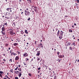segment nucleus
<instances>
[{
    "instance_id": "680f3d73",
    "label": "nucleus",
    "mask_w": 79,
    "mask_h": 79,
    "mask_svg": "<svg viewBox=\"0 0 79 79\" xmlns=\"http://www.w3.org/2000/svg\"><path fill=\"white\" fill-rule=\"evenodd\" d=\"M21 0H19V2H21Z\"/></svg>"
},
{
    "instance_id": "603ef678",
    "label": "nucleus",
    "mask_w": 79,
    "mask_h": 79,
    "mask_svg": "<svg viewBox=\"0 0 79 79\" xmlns=\"http://www.w3.org/2000/svg\"><path fill=\"white\" fill-rule=\"evenodd\" d=\"M26 60H27V61H28L29 59H28V58H26Z\"/></svg>"
},
{
    "instance_id": "8fccbe9b",
    "label": "nucleus",
    "mask_w": 79,
    "mask_h": 79,
    "mask_svg": "<svg viewBox=\"0 0 79 79\" xmlns=\"http://www.w3.org/2000/svg\"><path fill=\"white\" fill-rule=\"evenodd\" d=\"M13 35L14 34H15V33H14V32H13Z\"/></svg>"
},
{
    "instance_id": "f704fd0d",
    "label": "nucleus",
    "mask_w": 79,
    "mask_h": 79,
    "mask_svg": "<svg viewBox=\"0 0 79 79\" xmlns=\"http://www.w3.org/2000/svg\"><path fill=\"white\" fill-rule=\"evenodd\" d=\"M0 76L1 77H2V74H0Z\"/></svg>"
},
{
    "instance_id": "cd10ccee",
    "label": "nucleus",
    "mask_w": 79,
    "mask_h": 79,
    "mask_svg": "<svg viewBox=\"0 0 79 79\" xmlns=\"http://www.w3.org/2000/svg\"><path fill=\"white\" fill-rule=\"evenodd\" d=\"M5 77H7V78H8V76L6 75H5Z\"/></svg>"
},
{
    "instance_id": "473e14b6",
    "label": "nucleus",
    "mask_w": 79,
    "mask_h": 79,
    "mask_svg": "<svg viewBox=\"0 0 79 79\" xmlns=\"http://www.w3.org/2000/svg\"><path fill=\"white\" fill-rule=\"evenodd\" d=\"M13 54H14V52H13L12 53H11V55H13Z\"/></svg>"
},
{
    "instance_id": "a18cd8bd",
    "label": "nucleus",
    "mask_w": 79,
    "mask_h": 79,
    "mask_svg": "<svg viewBox=\"0 0 79 79\" xmlns=\"http://www.w3.org/2000/svg\"><path fill=\"white\" fill-rule=\"evenodd\" d=\"M35 44H37V41H35Z\"/></svg>"
},
{
    "instance_id": "39448f33",
    "label": "nucleus",
    "mask_w": 79,
    "mask_h": 79,
    "mask_svg": "<svg viewBox=\"0 0 79 79\" xmlns=\"http://www.w3.org/2000/svg\"><path fill=\"white\" fill-rule=\"evenodd\" d=\"M58 57L59 58H61L64 57V55H63V56L60 55V56H59Z\"/></svg>"
},
{
    "instance_id": "393cba45",
    "label": "nucleus",
    "mask_w": 79,
    "mask_h": 79,
    "mask_svg": "<svg viewBox=\"0 0 79 79\" xmlns=\"http://www.w3.org/2000/svg\"><path fill=\"white\" fill-rule=\"evenodd\" d=\"M21 34H24V32H23V31H21Z\"/></svg>"
},
{
    "instance_id": "a878e982",
    "label": "nucleus",
    "mask_w": 79,
    "mask_h": 79,
    "mask_svg": "<svg viewBox=\"0 0 79 79\" xmlns=\"http://www.w3.org/2000/svg\"><path fill=\"white\" fill-rule=\"evenodd\" d=\"M17 53H18V55H19L20 54V52H17Z\"/></svg>"
},
{
    "instance_id": "ea45409f",
    "label": "nucleus",
    "mask_w": 79,
    "mask_h": 79,
    "mask_svg": "<svg viewBox=\"0 0 79 79\" xmlns=\"http://www.w3.org/2000/svg\"><path fill=\"white\" fill-rule=\"evenodd\" d=\"M25 13H27V12H27V10H25Z\"/></svg>"
},
{
    "instance_id": "e2e57ef3",
    "label": "nucleus",
    "mask_w": 79,
    "mask_h": 79,
    "mask_svg": "<svg viewBox=\"0 0 79 79\" xmlns=\"http://www.w3.org/2000/svg\"><path fill=\"white\" fill-rule=\"evenodd\" d=\"M49 70H51V69L49 68Z\"/></svg>"
},
{
    "instance_id": "49530a36",
    "label": "nucleus",
    "mask_w": 79,
    "mask_h": 79,
    "mask_svg": "<svg viewBox=\"0 0 79 79\" xmlns=\"http://www.w3.org/2000/svg\"><path fill=\"white\" fill-rule=\"evenodd\" d=\"M72 45H75V43H73L72 44Z\"/></svg>"
},
{
    "instance_id": "0e129e2a",
    "label": "nucleus",
    "mask_w": 79,
    "mask_h": 79,
    "mask_svg": "<svg viewBox=\"0 0 79 79\" xmlns=\"http://www.w3.org/2000/svg\"><path fill=\"white\" fill-rule=\"evenodd\" d=\"M77 62H79V60H77Z\"/></svg>"
},
{
    "instance_id": "2f4dec72",
    "label": "nucleus",
    "mask_w": 79,
    "mask_h": 79,
    "mask_svg": "<svg viewBox=\"0 0 79 79\" xmlns=\"http://www.w3.org/2000/svg\"><path fill=\"white\" fill-rule=\"evenodd\" d=\"M3 72L2 71H0V74H2V73H3Z\"/></svg>"
},
{
    "instance_id": "ddd939ff",
    "label": "nucleus",
    "mask_w": 79,
    "mask_h": 79,
    "mask_svg": "<svg viewBox=\"0 0 79 79\" xmlns=\"http://www.w3.org/2000/svg\"><path fill=\"white\" fill-rule=\"evenodd\" d=\"M33 9H34L35 11L36 12V13H37V9H34L33 8Z\"/></svg>"
},
{
    "instance_id": "09e8293b",
    "label": "nucleus",
    "mask_w": 79,
    "mask_h": 79,
    "mask_svg": "<svg viewBox=\"0 0 79 79\" xmlns=\"http://www.w3.org/2000/svg\"><path fill=\"white\" fill-rule=\"evenodd\" d=\"M65 18H67V17H68V16L67 15H65Z\"/></svg>"
},
{
    "instance_id": "7c9ffc66",
    "label": "nucleus",
    "mask_w": 79,
    "mask_h": 79,
    "mask_svg": "<svg viewBox=\"0 0 79 79\" xmlns=\"http://www.w3.org/2000/svg\"><path fill=\"white\" fill-rule=\"evenodd\" d=\"M57 55H59V54L60 53V52H57Z\"/></svg>"
},
{
    "instance_id": "37998d69",
    "label": "nucleus",
    "mask_w": 79,
    "mask_h": 79,
    "mask_svg": "<svg viewBox=\"0 0 79 79\" xmlns=\"http://www.w3.org/2000/svg\"><path fill=\"white\" fill-rule=\"evenodd\" d=\"M8 44H6V46H8Z\"/></svg>"
},
{
    "instance_id": "c9c22d12",
    "label": "nucleus",
    "mask_w": 79,
    "mask_h": 79,
    "mask_svg": "<svg viewBox=\"0 0 79 79\" xmlns=\"http://www.w3.org/2000/svg\"><path fill=\"white\" fill-rule=\"evenodd\" d=\"M29 75L30 76H31V73H29Z\"/></svg>"
},
{
    "instance_id": "e433bc0d",
    "label": "nucleus",
    "mask_w": 79,
    "mask_h": 79,
    "mask_svg": "<svg viewBox=\"0 0 79 79\" xmlns=\"http://www.w3.org/2000/svg\"><path fill=\"white\" fill-rule=\"evenodd\" d=\"M14 55H17V54L15 53H14Z\"/></svg>"
},
{
    "instance_id": "412c9836",
    "label": "nucleus",
    "mask_w": 79,
    "mask_h": 79,
    "mask_svg": "<svg viewBox=\"0 0 79 79\" xmlns=\"http://www.w3.org/2000/svg\"><path fill=\"white\" fill-rule=\"evenodd\" d=\"M19 71H21V68H19L18 69Z\"/></svg>"
},
{
    "instance_id": "4468645a",
    "label": "nucleus",
    "mask_w": 79,
    "mask_h": 79,
    "mask_svg": "<svg viewBox=\"0 0 79 79\" xmlns=\"http://www.w3.org/2000/svg\"><path fill=\"white\" fill-rule=\"evenodd\" d=\"M21 75H22V74H21V72H20V73L19 74V77H21Z\"/></svg>"
},
{
    "instance_id": "69168bd1",
    "label": "nucleus",
    "mask_w": 79,
    "mask_h": 79,
    "mask_svg": "<svg viewBox=\"0 0 79 79\" xmlns=\"http://www.w3.org/2000/svg\"><path fill=\"white\" fill-rule=\"evenodd\" d=\"M24 65H26V63H25V64H24Z\"/></svg>"
},
{
    "instance_id": "79ce46f5",
    "label": "nucleus",
    "mask_w": 79,
    "mask_h": 79,
    "mask_svg": "<svg viewBox=\"0 0 79 79\" xmlns=\"http://www.w3.org/2000/svg\"><path fill=\"white\" fill-rule=\"evenodd\" d=\"M77 3H78L79 2V0H77Z\"/></svg>"
},
{
    "instance_id": "bb28decb",
    "label": "nucleus",
    "mask_w": 79,
    "mask_h": 79,
    "mask_svg": "<svg viewBox=\"0 0 79 79\" xmlns=\"http://www.w3.org/2000/svg\"><path fill=\"white\" fill-rule=\"evenodd\" d=\"M10 8H7V9H6V10L7 11H9V10H10Z\"/></svg>"
},
{
    "instance_id": "9b49d317",
    "label": "nucleus",
    "mask_w": 79,
    "mask_h": 79,
    "mask_svg": "<svg viewBox=\"0 0 79 79\" xmlns=\"http://www.w3.org/2000/svg\"><path fill=\"white\" fill-rule=\"evenodd\" d=\"M2 31H3V32H4V31H5V27H2Z\"/></svg>"
},
{
    "instance_id": "6ab92c4d",
    "label": "nucleus",
    "mask_w": 79,
    "mask_h": 79,
    "mask_svg": "<svg viewBox=\"0 0 79 79\" xmlns=\"http://www.w3.org/2000/svg\"><path fill=\"white\" fill-rule=\"evenodd\" d=\"M4 25H5L6 26H7L8 24H7V23H4Z\"/></svg>"
},
{
    "instance_id": "aec40b11",
    "label": "nucleus",
    "mask_w": 79,
    "mask_h": 79,
    "mask_svg": "<svg viewBox=\"0 0 79 79\" xmlns=\"http://www.w3.org/2000/svg\"><path fill=\"white\" fill-rule=\"evenodd\" d=\"M69 31L70 32H73V31L72 30H69Z\"/></svg>"
},
{
    "instance_id": "f8f14e48",
    "label": "nucleus",
    "mask_w": 79,
    "mask_h": 79,
    "mask_svg": "<svg viewBox=\"0 0 79 79\" xmlns=\"http://www.w3.org/2000/svg\"><path fill=\"white\" fill-rule=\"evenodd\" d=\"M57 36H58L59 35V34H60V30H58V32L57 33Z\"/></svg>"
},
{
    "instance_id": "f257e3e1",
    "label": "nucleus",
    "mask_w": 79,
    "mask_h": 79,
    "mask_svg": "<svg viewBox=\"0 0 79 79\" xmlns=\"http://www.w3.org/2000/svg\"><path fill=\"white\" fill-rule=\"evenodd\" d=\"M71 45V43L69 42L68 43V41H66V43H65V45L66 47H67V46H68L69 45Z\"/></svg>"
},
{
    "instance_id": "4c0bfd02",
    "label": "nucleus",
    "mask_w": 79,
    "mask_h": 79,
    "mask_svg": "<svg viewBox=\"0 0 79 79\" xmlns=\"http://www.w3.org/2000/svg\"><path fill=\"white\" fill-rule=\"evenodd\" d=\"M38 70H40V67L39 68H38Z\"/></svg>"
},
{
    "instance_id": "de8ad7c7",
    "label": "nucleus",
    "mask_w": 79,
    "mask_h": 79,
    "mask_svg": "<svg viewBox=\"0 0 79 79\" xmlns=\"http://www.w3.org/2000/svg\"><path fill=\"white\" fill-rule=\"evenodd\" d=\"M69 48H70V50H72V48L71 47H70Z\"/></svg>"
},
{
    "instance_id": "a211bd4d",
    "label": "nucleus",
    "mask_w": 79,
    "mask_h": 79,
    "mask_svg": "<svg viewBox=\"0 0 79 79\" xmlns=\"http://www.w3.org/2000/svg\"><path fill=\"white\" fill-rule=\"evenodd\" d=\"M27 13V15H29V14H30V12H29V11H28Z\"/></svg>"
},
{
    "instance_id": "c85d7f7f",
    "label": "nucleus",
    "mask_w": 79,
    "mask_h": 79,
    "mask_svg": "<svg viewBox=\"0 0 79 79\" xmlns=\"http://www.w3.org/2000/svg\"><path fill=\"white\" fill-rule=\"evenodd\" d=\"M9 61H11V62H12V59H10Z\"/></svg>"
},
{
    "instance_id": "dca6fc26",
    "label": "nucleus",
    "mask_w": 79,
    "mask_h": 79,
    "mask_svg": "<svg viewBox=\"0 0 79 79\" xmlns=\"http://www.w3.org/2000/svg\"><path fill=\"white\" fill-rule=\"evenodd\" d=\"M25 32L26 34H28V32H27V30H25Z\"/></svg>"
},
{
    "instance_id": "5fc2aeb1",
    "label": "nucleus",
    "mask_w": 79,
    "mask_h": 79,
    "mask_svg": "<svg viewBox=\"0 0 79 79\" xmlns=\"http://www.w3.org/2000/svg\"><path fill=\"white\" fill-rule=\"evenodd\" d=\"M25 15H26V16H27V15L26 14V13H25Z\"/></svg>"
},
{
    "instance_id": "3c124183",
    "label": "nucleus",
    "mask_w": 79,
    "mask_h": 79,
    "mask_svg": "<svg viewBox=\"0 0 79 79\" xmlns=\"http://www.w3.org/2000/svg\"><path fill=\"white\" fill-rule=\"evenodd\" d=\"M37 60H38V61L39 60H40V59H39V58H38Z\"/></svg>"
},
{
    "instance_id": "338daca9",
    "label": "nucleus",
    "mask_w": 79,
    "mask_h": 79,
    "mask_svg": "<svg viewBox=\"0 0 79 79\" xmlns=\"http://www.w3.org/2000/svg\"><path fill=\"white\" fill-rule=\"evenodd\" d=\"M23 12H22V13H21V14H23Z\"/></svg>"
},
{
    "instance_id": "f03ea898",
    "label": "nucleus",
    "mask_w": 79,
    "mask_h": 79,
    "mask_svg": "<svg viewBox=\"0 0 79 79\" xmlns=\"http://www.w3.org/2000/svg\"><path fill=\"white\" fill-rule=\"evenodd\" d=\"M19 57L17 56L15 57V61H18V60H19Z\"/></svg>"
},
{
    "instance_id": "20e7f679",
    "label": "nucleus",
    "mask_w": 79,
    "mask_h": 79,
    "mask_svg": "<svg viewBox=\"0 0 79 79\" xmlns=\"http://www.w3.org/2000/svg\"><path fill=\"white\" fill-rule=\"evenodd\" d=\"M63 33H64V32H63V31H61L60 34V35H63Z\"/></svg>"
},
{
    "instance_id": "774afa93",
    "label": "nucleus",
    "mask_w": 79,
    "mask_h": 79,
    "mask_svg": "<svg viewBox=\"0 0 79 79\" xmlns=\"http://www.w3.org/2000/svg\"><path fill=\"white\" fill-rule=\"evenodd\" d=\"M4 79H6V78H4Z\"/></svg>"
},
{
    "instance_id": "423d86ee",
    "label": "nucleus",
    "mask_w": 79,
    "mask_h": 79,
    "mask_svg": "<svg viewBox=\"0 0 79 79\" xmlns=\"http://www.w3.org/2000/svg\"><path fill=\"white\" fill-rule=\"evenodd\" d=\"M23 56H25V57H26V56H28V54L26 52L24 54Z\"/></svg>"
},
{
    "instance_id": "5701e85b",
    "label": "nucleus",
    "mask_w": 79,
    "mask_h": 79,
    "mask_svg": "<svg viewBox=\"0 0 79 79\" xmlns=\"http://www.w3.org/2000/svg\"><path fill=\"white\" fill-rule=\"evenodd\" d=\"M18 69V67H17L16 69H15V70L16 71Z\"/></svg>"
},
{
    "instance_id": "a19ab883",
    "label": "nucleus",
    "mask_w": 79,
    "mask_h": 79,
    "mask_svg": "<svg viewBox=\"0 0 79 79\" xmlns=\"http://www.w3.org/2000/svg\"><path fill=\"white\" fill-rule=\"evenodd\" d=\"M15 74H17V71H15Z\"/></svg>"
},
{
    "instance_id": "9d476101",
    "label": "nucleus",
    "mask_w": 79,
    "mask_h": 79,
    "mask_svg": "<svg viewBox=\"0 0 79 79\" xmlns=\"http://www.w3.org/2000/svg\"><path fill=\"white\" fill-rule=\"evenodd\" d=\"M59 38L60 39V40H61V39H62V38H63V35H60V36H59Z\"/></svg>"
},
{
    "instance_id": "4be33fe9",
    "label": "nucleus",
    "mask_w": 79,
    "mask_h": 79,
    "mask_svg": "<svg viewBox=\"0 0 79 79\" xmlns=\"http://www.w3.org/2000/svg\"><path fill=\"white\" fill-rule=\"evenodd\" d=\"M10 72H11V73H13V69H10Z\"/></svg>"
},
{
    "instance_id": "6e6d98bb",
    "label": "nucleus",
    "mask_w": 79,
    "mask_h": 79,
    "mask_svg": "<svg viewBox=\"0 0 79 79\" xmlns=\"http://www.w3.org/2000/svg\"><path fill=\"white\" fill-rule=\"evenodd\" d=\"M54 79H56V77L55 76H54Z\"/></svg>"
},
{
    "instance_id": "c756f323",
    "label": "nucleus",
    "mask_w": 79,
    "mask_h": 79,
    "mask_svg": "<svg viewBox=\"0 0 79 79\" xmlns=\"http://www.w3.org/2000/svg\"><path fill=\"white\" fill-rule=\"evenodd\" d=\"M15 79H18V77H15Z\"/></svg>"
},
{
    "instance_id": "0eeeda50",
    "label": "nucleus",
    "mask_w": 79,
    "mask_h": 79,
    "mask_svg": "<svg viewBox=\"0 0 79 79\" xmlns=\"http://www.w3.org/2000/svg\"><path fill=\"white\" fill-rule=\"evenodd\" d=\"M13 32V31H11L9 32V33L10 34H11V35H12Z\"/></svg>"
},
{
    "instance_id": "bf43d9fd",
    "label": "nucleus",
    "mask_w": 79,
    "mask_h": 79,
    "mask_svg": "<svg viewBox=\"0 0 79 79\" xmlns=\"http://www.w3.org/2000/svg\"><path fill=\"white\" fill-rule=\"evenodd\" d=\"M17 73H19V71H17Z\"/></svg>"
},
{
    "instance_id": "13d9d810",
    "label": "nucleus",
    "mask_w": 79,
    "mask_h": 79,
    "mask_svg": "<svg viewBox=\"0 0 79 79\" xmlns=\"http://www.w3.org/2000/svg\"><path fill=\"white\" fill-rule=\"evenodd\" d=\"M74 26H76V23H74Z\"/></svg>"
},
{
    "instance_id": "b1692460",
    "label": "nucleus",
    "mask_w": 79,
    "mask_h": 79,
    "mask_svg": "<svg viewBox=\"0 0 79 79\" xmlns=\"http://www.w3.org/2000/svg\"><path fill=\"white\" fill-rule=\"evenodd\" d=\"M5 18L6 19H9V17H6Z\"/></svg>"
},
{
    "instance_id": "2eb2a0df",
    "label": "nucleus",
    "mask_w": 79,
    "mask_h": 79,
    "mask_svg": "<svg viewBox=\"0 0 79 79\" xmlns=\"http://www.w3.org/2000/svg\"><path fill=\"white\" fill-rule=\"evenodd\" d=\"M16 40L18 41V42H20V40L19 39H17Z\"/></svg>"
},
{
    "instance_id": "864d4df0",
    "label": "nucleus",
    "mask_w": 79,
    "mask_h": 79,
    "mask_svg": "<svg viewBox=\"0 0 79 79\" xmlns=\"http://www.w3.org/2000/svg\"><path fill=\"white\" fill-rule=\"evenodd\" d=\"M61 60V59L59 60V62H60V60Z\"/></svg>"
},
{
    "instance_id": "7ed1b4c3",
    "label": "nucleus",
    "mask_w": 79,
    "mask_h": 79,
    "mask_svg": "<svg viewBox=\"0 0 79 79\" xmlns=\"http://www.w3.org/2000/svg\"><path fill=\"white\" fill-rule=\"evenodd\" d=\"M40 51H38L37 52V53L36 54V56H39V55H40Z\"/></svg>"
},
{
    "instance_id": "4d7b16f0",
    "label": "nucleus",
    "mask_w": 79,
    "mask_h": 79,
    "mask_svg": "<svg viewBox=\"0 0 79 79\" xmlns=\"http://www.w3.org/2000/svg\"><path fill=\"white\" fill-rule=\"evenodd\" d=\"M30 3H32V2H31V0H30Z\"/></svg>"
},
{
    "instance_id": "f3484780",
    "label": "nucleus",
    "mask_w": 79,
    "mask_h": 79,
    "mask_svg": "<svg viewBox=\"0 0 79 79\" xmlns=\"http://www.w3.org/2000/svg\"><path fill=\"white\" fill-rule=\"evenodd\" d=\"M3 31H1L2 34V35H5V33H4V32H3Z\"/></svg>"
},
{
    "instance_id": "c03bdc74",
    "label": "nucleus",
    "mask_w": 79,
    "mask_h": 79,
    "mask_svg": "<svg viewBox=\"0 0 79 79\" xmlns=\"http://www.w3.org/2000/svg\"><path fill=\"white\" fill-rule=\"evenodd\" d=\"M4 60V61H6V60L5 59H3V60Z\"/></svg>"
},
{
    "instance_id": "6e6552de",
    "label": "nucleus",
    "mask_w": 79,
    "mask_h": 79,
    "mask_svg": "<svg viewBox=\"0 0 79 79\" xmlns=\"http://www.w3.org/2000/svg\"><path fill=\"white\" fill-rule=\"evenodd\" d=\"M40 48H43V45H42V44H40Z\"/></svg>"
},
{
    "instance_id": "72a5a7b5",
    "label": "nucleus",
    "mask_w": 79,
    "mask_h": 79,
    "mask_svg": "<svg viewBox=\"0 0 79 79\" xmlns=\"http://www.w3.org/2000/svg\"><path fill=\"white\" fill-rule=\"evenodd\" d=\"M30 19H31V18H29L28 19H27V20L29 21V20H30Z\"/></svg>"
},
{
    "instance_id": "1a4fd4ad",
    "label": "nucleus",
    "mask_w": 79,
    "mask_h": 79,
    "mask_svg": "<svg viewBox=\"0 0 79 79\" xmlns=\"http://www.w3.org/2000/svg\"><path fill=\"white\" fill-rule=\"evenodd\" d=\"M18 45V43H15L13 44V45H14V46H15Z\"/></svg>"
},
{
    "instance_id": "052dcab7",
    "label": "nucleus",
    "mask_w": 79,
    "mask_h": 79,
    "mask_svg": "<svg viewBox=\"0 0 79 79\" xmlns=\"http://www.w3.org/2000/svg\"><path fill=\"white\" fill-rule=\"evenodd\" d=\"M18 66H19V67H21V65H19Z\"/></svg>"
},
{
    "instance_id": "58836bf2",
    "label": "nucleus",
    "mask_w": 79,
    "mask_h": 79,
    "mask_svg": "<svg viewBox=\"0 0 79 79\" xmlns=\"http://www.w3.org/2000/svg\"><path fill=\"white\" fill-rule=\"evenodd\" d=\"M58 28H56V31H58Z\"/></svg>"
}]
</instances>
